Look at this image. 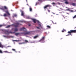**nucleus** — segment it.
I'll list each match as a JSON object with an SVG mask.
<instances>
[{
  "label": "nucleus",
  "mask_w": 76,
  "mask_h": 76,
  "mask_svg": "<svg viewBox=\"0 0 76 76\" xmlns=\"http://www.w3.org/2000/svg\"><path fill=\"white\" fill-rule=\"evenodd\" d=\"M0 9L3 10L4 12H5L8 15H10V14L9 13V11H8V8L6 6H1L0 7Z\"/></svg>",
  "instance_id": "nucleus-1"
},
{
  "label": "nucleus",
  "mask_w": 76,
  "mask_h": 76,
  "mask_svg": "<svg viewBox=\"0 0 76 76\" xmlns=\"http://www.w3.org/2000/svg\"><path fill=\"white\" fill-rule=\"evenodd\" d=\"M72 33H76V30H71L70 31H68V34H68L67 36H68L70 35H72L71 34Z\"/></svg>",
  "instance_id": "nucleus-2"
},
{
  "label": "nucleus",
  "mask_w": 76,
  "mask_h": 76,
  "mask_svg": "<svg viewBox=\"0 0 76 76\" xmlns=\"http://www.w3.org/2000/svg\"><path fill=\"white\" fill-rule=\"evenodd\" d=\"M51 7V6L50 5H47L44 6V8L45 9H47V7Z\"/></svg>",
  "instance_id": "nucleus-3"
},
{
  "label": "nucleus",
  "mask_w": 76,
  "mask_h": 76,
  "mask_svg": "<svg viewBox=\"0 0 76 76\" xmlns=\"http://www.w3.org/2000/svg\"><path fill=\"white\" fill-rule=\"evenodd\" d=\"M20 31H24V32H26V29L24 27L20 28Z\"/></svg>",
  "instance_id": "nucleus-4"
},
{
  "label": "nucleus",
  "mask_w": 76,
  "mask_h": 76,
  "mask_svg": "<svg viewBox=\"0 0 76 76\" xmlns=\"http://www.w3.org/2000/svg\"><path fill=\"white\" fill-rule=\"evenodd\" d=\"M21 34H24V35H28V34H30V32L29 31H27V32H26L25 33H21Z\"/></svg>",
  "instance_id": "nucleus-5"
},
{
  "label": "nucleus",
  "mask_w": 76,
  "mask_h": 76,
  "mask_svg": "<svg viewBox=\"0 0 76 76\" xmlns=\"http://www.w3.org/2000/svg\"><path fill=\"white\" fill-rule=\"evenodd\" d=\"M20 11L21 12V15L23 16H24V13L23 12V11H22V10H20Z\"/></svg>",
  "instance_id": "nucleus-6"
},
{
  "label": "nucleus",
  "mask_w": 76,
  "mask_h": 76,
  "mask_svg": "<svg viewBox=\"0 0 76 76\" xmlns=\"http://www.w3.org/2000/svg\"><path fill=\"white\" fill-rule=\"evenodd\" d=\"M71 5H72V6H76V3H72L70 4Z\"/></svg>",
  "instance_id": "nucleus-7"
},
{
  "label": "nucleus",
  "mask_w": 76,
  "mask_h": 76,
  "mask_svg": "<svg viewBox=\"0 0 76 76\" xmlns=\"http://www.w3.org/2000/svg\"><path fill=\"white\" fill-rule=\"evenodd\" d=\"M39 36L38 35H37L36 36H35L34 37V39H36V38H38Z\"/></svg>",
  "instance_id": "nucleus-8"
},
{
  "label": "nucleus",
  "mask_w": 76,
  "mask_h": 76,
  "mask_svg": "<svg viewBox=\"0 0 76 76\" xmlns=\"http://www.w3.org/2000/svg\"><path fill=\"white\" fill-rule=\"evenodd\" d=\"M19 24L18 23H17L15 24V25L14 26L15 27H18L19 26Z\"/></svg>",
  "instance_id": "nucleus-9"
},
{
  "label": "nucleus",
  "mask_w": 76,
  "mask_h": 76,
  "mask_svg": "<svg viewBox=\"0 0 76 76\" xmlns=\"http://www.w3.org/2000/svg\"><path fill=\"white\" fill-rule=\"evenodd\" d=\"M14 31L15 32H17V31H18V29L17 28H15L14 29Z\"/></svg>",
  "instance_id": "nucleus-10"
},
{
  "label": "nucleus",
  "mask_w": 76,
  "mask_h": 76,
  "mask_svg": "<svg viewBox=\"0 0 76 76\" xmlns=\"http://www.w3.org/2000/svg\"><path fill=\"white\" fill-rule=\"evenodd\" d=\"M33 22L34 23H36V21H37V20H35V19H32Z\"/></svg>",
  "instance_id": "nucleus-11"
},
{
  "label": "nucleus",
  "mask_w": 76,
  "mask_h": 76,
  "mask_svg": "<svg viewBox=\"0 0 76 76\" xmlns=\"http://www.w3.org/2000/svg\"><path fill=\"white\" fill-rule=\"evenodd\" d=\"M15 32H12L11 31H10L8 33H7V34H14Z\"/></svg>",
  "instance_id": "nucleus-12"
},
{
  "label": "nucleus",
  "mask_w": 76,
  "mask_h": 76,
  "mask_svg": "<svg viewBox=\"0 0 76 76\" xmlns=\"http://www.w3.org/2000/svg\"><path fill=\"white\" fill-rule=\"evenodd\" d=\"M45 39V37L44 36L43 37L42 39L40 40V41H44Z\"/></svg>",
  "instance_id": "nucleus-13"
},
{
  "label": "nucleus",
  "mask_w": 76,
  "mask_h": 76,
  "mask_svg": "<svg viewBox=\"0 0 76 76\" xmlns=\"http://www.w3.org/2000/svg\"><path fill=\"white\" fill-rule=\"evenodd\" d=\"M0 47L2 48L4 47V46L2 45L1 44V43L0 42Z\"/></svg>",
  "instance_id": "nucleus-14"
},
{
  "label": "nucleus",
  "mask_w": 76,
  "mask_h": 76,
  "mask_svg": "<svg viewBox=\"0 0 76 76\" xmlns=\"http://www.w3.org/2000/svg\"><path fill=\"white\" fill-rule=\"evenodd\" d=\"M4 53H12V52H9L7 51H4Z\"/></svg>",
  "instance_id": "nucleus-15"
},
{
  "label": "nucleus",
  "mask_w": 76,
  "mask_h": 76,
  "mask_svg": "<svg viewBox=\"0 0 76 76\" xmlns=\"http://www.w3.org/2000/svg\"><path fill=\"white\" fill-rule=\"evenodd\" d=\"M10 26H11V25H8L6 27V28H10Z\"/></svg>",
  "instance_id": "nucleus-16"
},
{
  "label": "nucleus",
  "mask_w": 76,
  "mask_h": 76,
  "mask_svg": "<svg viewBox=\"0 0 76 76\" xmlns=\"http://www.w3.org/2000/svg\"><path fill=\"white\" fill-rule=\"evenodd\" d=\"M20 33H15V35L16 36H18V35H19Z\"/></svg>",
  "instance_id": "nucleus-17"
},
{
  "label": "nucleus",
  "mask_w": 76,
  "mask_h": 76,
  "mask_svg": "<svg viewBox=\"0 0 76 76\" xmlns=\"http://www.w3.org/2000/svg\"><path fill=\"white\" fill-rule=\"evenodd\" d=\"M65 3L66 4H69V2L66 1L65 2Z\"/></svg>",
  "instance_id": "nucleus-18"
},
{
  "label": "nucleus",
  "mask_w": 76,
  "mask_h": 76,
  "mask_svg": "<svg viewBox=\"0 0 76 76\" xmlns=\"http://www.w3.org/2000/svg\"><path fill=\"white\" fill-rule=\"evenodd\" d=\"M3 16L4 17H6V16H7V14H4L3 15Z\"/></svg>",
  "instance_id": "nucleus-19"
},
{
  "label": "nucleus",
  "mask_w": 76,
  "mask_h": 76,
  "mask_svg": "<svg viewBox=\"0 0 76 76\" xmlns=\"http://www.w3.org/2000/svg\"><path fill=\"white\" fill-rule=\"evenodd\" d=\"M47 27L48 28H49V29H50V28H51V27L49 26H47Z\"/></svg>",
  "instance_id": "nucleus-20"
},
{
  "label": "nucleus",
  "mask_w": 76,
  "mask_h": 76,
  "mask_svg": "<svg viewBox=\"0 0 76 76\" xmlns=\"http://www.w3.org/2000/svg\"><path fill=\"white\" fill-rule=\"evenodd\" d=\"M32 8L30 7L29 8V10H30V12H32Z\"/></svg>",
  "instance_id": "nucleus-21"
},
{
  "label": "nucleus",
  "mask_w": 76,
  "mask_h": 76,
  "mask_svg": "<svg viewBox=\"0 0 76 76\" xmlns=\"http://www.w3.org/2000/svg\"><path fill=\"white\" fill-rule=\"evenodd\" d=\"M13 16L14 17H16L17 16V15L16 14H14Z\"/></svg>",
  "instance_id": "nucleus-22"
},
{
  "label": "nucleus",
  "mask_w": 76,
  "mask_h": 76,
  "mask_svg": "<svg viewBox=\"0 0 76 76\" xmlns=\"http://www.w3.org/2000/svg\"><path fill=\"white\" fill-rule=\"evenodd\" d=\"M44 0H38V1H44ZM46 0V1H47V0L48 1V0Z\"/></svg>",
  "instance_id": "nucleus-23"
},
{
  "label": "nucleus",
  "mask_w": 76,
  "mask_h": 76,
  "mask_svg": "<svg viewBox=\"0 0 76 76\" xmlns=\"http://www.w3.org/2000/svg\"><path fill=\"white\" fill-rule=\"evenodd\" d=\"M76 18V15H75L73 17V19H75V18Z\"/></svg>",
  "instance_id": "nucleus-24"
},
{
  "label": "nucleus",
  "mask_w": 76,
  "mask_h": 76,
  "mask_svg": "<svg viewBox=\"0 0 76 76\" xmlns=\"http://www.w3.org/2000/svg\"><path fill=\"white\" fill-rule=\"evenodd\" d=\"M0 53H3V52L2 50H0Z\"/></svg>",
  "instance_id": "nucleus-25"
},
{
  "label": "nucleus",
  "mask_w": 76,
  "mask_h": 76,
  "mask_svg": "<svg viewBox=\"0 0 76 76\" xmlns=\"http://www.w3.org/2000/svg\"><path fill=\"white\" fill-rule=\"evenodd\" d=\"M36 22H37V23H39V21L38 20H36Z\"/></svg>",
  "instance_id": "nucleus-26"
},
{
  "label": "nucleus",
  "mask_w": 76,
  "mask_h": 76,
  "mask_svg": "<svg viewBox=\"0 0 76 76\" xmlns=\"http://www.w3.org/2000/svg\"><path fill=\"white\" fill-rule=\"evenodd\" d=\"M39 4V3L38 2H36V4H35V6H37V4Z\"/></svg>",
  "instance_id": "nucleus-27"
},
{
  "label": "nucleus",
  "mask_w": 76,
  "mask_h": 76,
  "mask_svg": "<svg viewBox=\"0 0 76 76\" xmlns=\"http://www.w3.org/2000/svg\"><path fill=\"white\" fill-rule=\"evenodd\" d=\"M25 42H28V40H25Z\"/></svg>",
  "instance_id": "nucleus-28"
},
{
  "label": "nucleus",
  "mask_w": 76,
  "mask_h": 76,
  "mask_svg": "<svg viewBox=\"0 0 76 76\" xmlns=\"http://www.w3.org/2000/svg\"><path fill=\"white\" fill-rule=\"evenodd\" d=\"M66 10H67V11L69 10H69H70V9L69 8H68V9Z\"/></svg>",
  "instance_id": "nucleus-29"
},
{
  "label": "nucleus",
  "mask_w": 76,
  "mask_h": 76,
  "mask_svg": "<svg viewBox=\"0 0 76 76\" xmlns=\"http://www.w3.org/2000/svg\"><path fill=\"white\" fill-rule=\"evenodd\" d=\"M19 44H25V43H24V42L20 43Z\"/></svg>",
  "instance_id": "nucleus-30"
},
{
  "label": "nucleus",
  "mask_w": 76,
  "mask_h": 76,
  "mask_svg": "<svg viewBox=\"0 0 76 76\" xmlns=\"http://www.w3.org/2000/svg\"><path fill=\"white\" fill-rule=\"evenodd\" d=\"M13 41H19L17 40H13Z\"/></svg>",
  "instance_id": "nucleus-31"
},
{
  "label": "nucleus",
  "mask_w": 76,
  "mask_h": 76,
  "mask_svg": "<svg viewBox=\"0 0 76 76\" xmlns=\"http://www.w3.org/2000/svg\"><path fill=\"white\" fill-rule=\"evenodd\" d=\"M52 4H56L55 3L53 2L52 3Z\"/></svg>",
  "instance_id": "nucleus-32"
},
{
  "label": "nucleus",
  "mask_w": 76,
  "mask_h": 76,
  "mask_svg": "<svg viewBox=\"0 0 76 76\" xmlns=\"http://www.w3.org/2000/svg\"><path fill=\"white\" fill-rule=\"evenodd\" d=\"M3 26V25H0V27H1L2 26Z\"/></svg>",
  "instance_id": "nucleus-33"
},
{
  "label": "nucleus",
  "mask_w": 76,
  "mask_h": 76,
  "mask_svg": "<svg viewBox=\"0 0 76 76\" xmlns=\"http://www.w3.org/2000/svg\"><path fill=\"white\" fill-rule=\"evenodd\" d=\"M12 51H15V49H12Z\"/></svg>",
  "instance_id": "nucleus-34"
},
{
  "label": "nucleus",
  "mask_w": 76,
  "mask_h": 76,
  "mask_svg": "<svg viewBox=\"0 0 76 76\" xmlns=\"http://www.w3.org/2000/svg\"><path fill=\"white\" fill-rule=\"evenodd\" d=\"M7 47H11V46H7Z\"/></svg>",
  "instance_id": "nucleus-35"
},
{
  "label": "nucleus",
  "mask_w": 76,
  "mask_h": 76,
  "mask_svg": "<svg viewBox=\"0 0 76 76\" xmlns=\"http://www.w3.org/2000/svg\"><path fill=\"white\" fill-rule=\"evenodd\" d=\"M64 32V30H62V32Z\"/></svg>",
  "instance_id": "nucleus-36"
},
{
  "label": "nucleus",
  "mask_w": 76,
  "mask_h": 76,
  "mask_svg": "<svg viewBox=\"0 0 76 76\" xmlns=\"http://www.w3.org/2000/svg\"><path fill=\"white\" fill-rule=\"evenodd\" d=\"M34 42H31V43H34Z\"/></svg>",
  "instance_id": "nucleus-37"
},
{
  "label": "nucleus",
  "mask_w": 76,
  "mask_h": 76,
  "mask_svg": "<svg viewBox=\"0 0 76 76\" xmlns=\"http://www.w3.org/2000/svg\"><path fill=\"white\" fill-rule=\"evenodd\" d=\"M37 29H39V28L38 27H37Z\"/></svg>",
  "instance_id": "nucleus-38"
},
{
  "label": "nucleus",
  "mask_w": 76,
  "mask_h": 76,
  "mask_svg": "<svg viewBox=\"0 0 76 76\" xmlns=\"http://www.w3.org/2000/svg\"><path fill=\"white\" fill-rule=\"evenodd\" d=\"M63 0V1H67V0Z\"/></svg>",
  "instance_id": "nucleus-39"
},
{
  "label": "nucleus",
  "mask_w": 76,
  "mask_h": 76,
  "mask_svg": "<svg viewBox=\"0 0 76 76\" xmlns=\"http://www.w3.org/2000/svg\"><path fill=\"white\" fill-rule=\"evenodd\" d=\"M48 12H50V10H48Z\"/></svg>",
  "instance_id": "nucleus-40"
},
{
  "label": "nucleus",
  "mask_w": 76,
  "mask_h": 76,
  "mask_svg": "<svg viewBox=\"0 0 76 76\" xmlns=\"http://www.w3.org/2000/svg\"><path fill=\"white\" fill-rule=\"evenodd\" d=\"M74 1L75 2H76V0H74Z\"/></svg>",
  "instance_id": "nucleus-41"
},
{
  "label": "nucleus",
  "mask_w": 76,
  "mask_h": 76,
  "mask_svg": "<svg viewBox=\"0 0 76 76\" xmlns=\"http://www.w3.org/2000/svg\"><path fill=\"white\" fill-rule=\"evenodd\" d=\"M58 4H60V3L59 2H58Z\"/></svg>",
  "instance_id": "nucleus-42"
},
{
  "label": "nucleus",
  "mask_w": 76,
  "mask_h": 76,
  "mask_svg": "<svg viewBox=\"0 0 76 76\" xmlns=\"http://www.w3.org/2000/svg\"><path fill=\"white\" fill-rule=\"evenodd\" d=\"M70 11V12H72V11H72V10H71V11Z\"/></svg>",
  "instance_id": "nucleus-43"
},
{
  "label": "nucleus",
  "mask_w": 76,
  "mask_h": 76,
  "mask_svg": "<svg viewBox=\"0 0 76 76\" xmlns=\"http://www.w3.org/2000/svg\"><path fill=\"white\" fill-rule=\"evenodd\" d=\"M31 25V24H29L28 26H30Z\"/></svg>",
  "instance_id": "nucleus-44"
},
{
  "label": "nucleus",
  "mask_w": 76,
  "mask_h": 76,
  "mask_svg": "<svg viewBox=\"0 0 76 76\" xmlns=\"http://www.w3.org/2000/svg\"><path fill=\"white\" fill-rule=\"evenodd\" d=\"M27 6H29V5H28V4H27Z\"/></svg>",
  "instance_id": "nucleus-45"
},
{
  "label": "nucleus",
  "mask_w": 76,
  "mask_h": 76,
  "mask_svg": "<svg viewBox=\"0 0 76 76\" xmlns=\"http://www.w3.org/2000/svg\"><path fill=\"white\" fill-rule=\"evenodd\" d=\"M3 37H5V36H3Z\"/></svg>",
  "instance_id": "nucleus-46"
},
{
  "label": "nucleus",
  "mask_w": 76,
  "mask_h": 76,
  "mask_svg": "<svg viewBox=\"0 0 76 76\" xmlns=\"http://www.w3.org/2000/svg\"><path fill=\"white\" fill-rule=\"evenodd\" d=\"M52 22L53 23H53V21H52Z\"/></svg>",
  "instance_id": "nucleus-47"
},
{
  "label": "nucleus",
  "mask_w": 76,
  "mask_h": 76,
  "mask_svg": "<svg viewBox=\"0 0 76 76\" xmlns=\"http://www.w3.org/2000/svg\"><path fill=\"white\" fill-rule=\"evenodd\" d=\"M75 28H76V27H75V28H74L75 29Z\"/></svg>",
  "instance_id": "nucleus-48"
},
{
  "label": "nucleus",
  "mask_w": 76,
  "mask_h": 76,
  "mask_svg": "<svg viewBox=\"0 0 76 76\" xmlns=\"http://www.w3.org/2000/svg\"><path fill=\"white\" fill-rule=\"evenodd\" d=\"M12 38H13V36H12Z\"/></svg>",
  "instance_id": "nucleus-49"
},
{
  "label": "nucleus",
  "mask_w": 76,
  "mask_h": 76,
  "mask_svg": "<svg viewBox=\"0 0 76 76\" xmlns=\"http://www.w3.org/2000/svg\"><path fill=\"white\" fill-rule=\"evenodd\" d=\"M51 16H52V15H51Z\"/></svg>",
  "instance_id": "nucleus-50"
},
{
  "label": "nucleus",
  "mask_w": 76,
  "mask_h": 76,
  "mask_svg": "<svg viewBox=\"0 0 76 76\" xmlns=\"http://www.w3.org/2000/svg\"><path fill=\"white\" fill-rule=\"evenodd\" d=\"M7 32H8V31H7Z\"/></svg>",
  "instance_id": "nucleus-51"
}]
</instances>
